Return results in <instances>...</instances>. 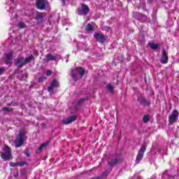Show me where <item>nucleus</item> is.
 <instances>
[{
	"mask_svg": "<svg viewBox=\"0 0 179 179\" xmlns=\"http://www.w3.org/2000/svg\"><path fill=\"white\" fill-rule=\"evenodd\" d=\"M10 3H13V0H10Z\"/></svg>",
	"mask_w": 179,
	"mask_h": 179,
	"instance_id": "37",
	"label": "nucleus"
},
{
	"mask_svg": "<svg viewBox=\"0 0 179 179\" xmlns=\"http://www.w3.org/2000/svg\"><path fill=\"white\" fill-rule=\"evenodd\" d=\"M120 160L121 158H120V155H115L114 157H112L111 158H109L108 160V163L109 166H114V164H117V163H119Z\"/></svg>",
	"mask_w": 179,
	"mask_h": 179,
	"instance_id": "11",
	"label": "nucleus"
},
{
	"mask_svg": "<svg viewBox=\"0 0 179 179\" xmlns=\"http://www.w3.org/2000/svg\"><path fill=\"white\" fill-rule=\"evenodd\" d=\"M161 64H166L169 62V56H167V52H166V49H162V55L160 59Z\"/></svg>",
	"mask_w": 179,
	"mask_h": 179,
	"instance_id": "12",
	"label": "nucleus"
},
{
	"mask_svg": "<svg viewBox=\"0 0 179 179\" xmlns=\"http://www.w3.org/2000/svg\"><path fill=\"white\" fill-rule=\"evenodd\" d=\"M128 1V2H129V1H131V0H127Z\"/></svg>",
	"mask_w": 179,
	"mask_h": 179,
	"instance_id": "40",
	"label": "nucleus"
},
{
	"mask_svg": "<svg viewBox=\"0 0 179 179\" xmlns=\"http://www.w3.org/2000/svg\"><path fill=\"white\" fill-rule=\"evenodd\" d=\"M146 150V145H143L141 148H140L138 153L137 155L136 162V163H141V161L142 159H143V155Z\"/></svg>",
	"mask_w": 179,
	"mask_h": 179,
	"instance_id": "7",
	"label": "nucleus"
},
{
	"mask_svg": "<svg viewBox=\"0 0 179 179\" xmlns=\"http://www.w3.org/2000/svg\"><path fill=\"white\" fill-rule=\"evenodd\" d=\"M85 101H86V98H83L81 99H80L78 103H77V108L76 110H79V108L78 107L82 106V104H83V103H85Z\"/></svg>",
	"mask_w": 179,
	"mask_h": 179,
	"instance_id": "21",
	"label": "nucleus"
},
{
	"mask_svg": "<svg viewBox=\"0 0 179 179\" xmlns=\"http://www.w3.org/2000/svg\"><path fill=\"white\" fill-rule=\"evenodd\" d=\"M106 87L110 93H114V87H113L111 84H108V85H106Z\"/></svg>",
	"mask_w": 179,
	"mask_h": 179,
	"instance_id": "24",
	"label": "nucleus"
},
{
	"mask_svg": "<svg viewBox=\"0 0 179 179\" xmlns=\"http://www.w3.org/2000/svg\"><path fill=\"white\" fill-rule=\"evenodd\" d=\"M45 73L46 76H51V75L52 74V71H51L50 70H47Z\"/></svg>",
	"mask_w": 179,
	"mask_h": 179,
	"instance_id": "28",
	"label": "nucleus"
},
{
	"mask_svg": "<svg viewBox=\"0 0 179 179\" xmlns=\"http://www.w3.org/2000/svg\"><path fill=\"white\" fill-rule=\"evenodd\" d=\"M12 52H9L6 55V64H7V65H9V64H10L12 62Z\"/></svg>",
	"mask_w": 179,
	"mask_h": 179,
	"instance_id": "16",
	"label": "nucleus"
},
{
	"mask_svg": "<svg viewBox=\"0 0 179 179\" xmlns=\"http://www.w3.org/2000/svg\"><path fill=\"white\" fill-rule=\"evenodd\" d=\"M78 120V117L73 115V116H70L66 119H64L62 120V123L64 124L65 125H67L68 124H71V122H73V121H76Z\"/></svg>",
	"mask_w": 179,
	"mask_h": 179,
	"instance_id": "14",
	"label": "nucleus"
},
{
	"mask_svg": "<svg viewBox=\"0 0 179 179\" xmlns=\"http://www.w3.org/2000/svg\"><path fill=\"white\" fill-rule=\"evenodd\" d=\"M178 120V110H173L172 115L169 116V124H173Z\"/></svg>",
	"mask_w": 179,
	"mask_h": 179,
	"instance_id": "10",
	"label": "nucleus"
},
{
	"mask_svg": "<svg viewBox=\"0 0 179 179\" xmlns=\"http://www.w3.org/2000/svg\"><path fill=\"white\" fill-rule=\"evenodd\" d=\"M24 155H27V157H30V153H29V149L25 150Z\"/></svg>",
	"mask_w": 179,
	"mask_h": 179,
	"instance_id": "30",
	"label": "nucleus"
},
{
	"mask_svg": "<svg viewBox=\"0 0 179 179\" xmlns=\"http://www.w3.org/2000/svg\"><path fill=\"white\" fill-rule=\"evenodd\" d=\"M66 62H68V59H67V60H66Z\"/></svg>",
	"mask_w": 179,
	"mask_h": 179,
	"instance_id": "39",
	"label": "nucleus"
},
{
	"mask_svg": "<svg viewBox=\"0 0 179 179\" xmlns=\"http://www.w3.org/2000/svg\"><path fill=\"white\" fill-rule=\"evenodd\" d=\"M12 17H14V18L17 17V14H16L15 13H12Z\"/></svg>",
	"mask_w": 179,
	"mask_h": 179,
	"instance_id": "32",
	"label": "nucleus"
},
{
	"mask_svg": "<svg viewBox=\"0 0 179 179\" xmlns=\"http://www.w3.org/2000/svg\"><path fill=\"white\" fill-rule=\"evenodd\" d=\"M94 38H95L98 43H101V44H104V42L107 41V36L101 33L95 32L94 34Z\"/></svg>",
	"mask_w": 179,
	"mask_h": 179,
	"instance_id": "6",
	"label": "nucleus"
},
{
	"mask_svg": "<svg viewBox=\"0 0 179 179\" xmlns=\"http://www.w3.org/2000/svg\"><path fill=\"white\" fill-rule=\"evenodd\" d=\"M18 79H20V80H26L27 79V76L24 74H21L18 76Z\"/></svg>",
	"mask_w": 179,
	"mask_h": 179,
	"instance_id": "25",
	"label": "nucleus"
},
{
	"mask_svg": "<svg viewBox=\"0 0 179 179\" xmlns=\"http://www.w3.org/2000/svg\"><path fill=\"white\" fill-rule=\"evenodd\" d=\"M17 176H19V173H17L14 175L15 177H17Z\"/></svg>",
	"mask_w": 179,
	"mask_h": 179,
	"instance_id": "36",
	"label": "nucleus"
},
{
	"mask_svg": "<svg viewBox=\"0 0 179 179\" xmlns=\"http://www.w3.org/2000/svg\"><path fill=\"white\" fill-rule=\"evenodd\" d=\"M71 75L73 80L76 82L79 78H83L85 75V69L82 67H77L75 69L71 70Z\"/></svg>",
	"mask_w": 179,
	"mask_h": 179,
	"instance_id": "2",
	"label": "nucleus"
},
{
	"mask_svg": "<svg viewBox=\"0 0 179 179\" xmlns=\"http://www.w3.org/2000/svg\"><path fill=\"white\" fill-rule=\"evenodd\" d=\"M47 78L45 76H41L39 78V82H43V80H46Z\"/></svg>",
	"mask_w": 179,
	"mask_h": 179,
	"instance_id": "29",
	"label": "nucleus"
},
{
	"mask_svg": "<svg viewBox=\"0 0 179 179\" xmlns=\"http://www.w3.org/2000/svg\"><path fill=\"white\" fill-rule=\"evenodd\" d=\"M58 86H59L58 81H57V80H53L50 83V86L48 88V91L52 94L54 93V89H57Z\"/></svg>",
	"mask_w": 179,
	"mask_h": 179,
	"instance_id": "9",
	"label": "nucleus"
},
{
	"mask_svg": "<svg viewBox=\"0 0 179 179\" xmlns=\"http://www.w3.org/2000/svg\"><path fill=\"white\" fill-rule=\"evenodd\" d=\"M149 121V115H145L143 118V122H148Z\"/></svg>",
	"mask_w": 179,
	"mask_h": 179,
	"instance_id": "26",
	"label": "nucleus"
},
{
	"mask_svg": "<svg viewBox=\"0 0 179 179\" xmlns=\"http://www.w3.org/2000/svg\"><path fill=\"white\" fill-rule=\"evenodd\" d=\"M3 111H10L9 108H3Z\"/></svg>",
	"mask_w": 179,
	"mask_h": 179,
	"instance_id": "34",
	"label": "nucleus"
},
{
	"mask_svg": "<svg viewBox=\"0 0 179 179\" xmlns=\"http://www.w3.org/2000/svg\"><path fill=\"white\" fill-rule=\"evenodd\" d=\"M23 142H24V131L21 130L15 141V147L20 148L23 145Z\"/></svg>",
	"mask_w": 179,
	"mask_h": 179,
	"instance_id": "4",
	"label": "nucleus"
},
{
	"mask_svg": "<svg viewBox=\"0 0 179 179\" xmlns=\"http://www.w3.org/2000/svg\"><path fill=\"white\" fill-rule=\"evenodd\" d=\"M138 100L140 104H143V106H149L150 104L149 101H146L145 98H138Z\"/></svg>",
	"mask_w": 179,
	"mask_h": 179,
	"instance_id": "18",
	"label": "nucleus"
},
{
	"mask_svg": "<svg viewBox=\"0 0 179 179\" xmlns=\"http://www.w3.org/2000/svg\"><path fill=\"white\" fill-rule=\"evenodd\" d=\"M78 14L81 15H86L89 13V6L87 5L83 4L78 9Z\"/></svg>",
	"mask_w": 179,
	"mask_h": 179,
	"instance_id": "8",
	"label": "nucleus"
},
{
	"mask_svg": "<svg viewBox=\"0 0 179 179\" xmlns=\"http://www.w3.org/2000/svg\"><path fill=\"white\" fill-rule=\"evenodd\" d=\"M34 59V56L33 55H31L28 57H23V56H19L16 59H15V65L18 68H22L24 66V65H27V64H29V62H31Z\"/></svg>",
	"mask_w": 179,
	"mask_h": 179,
	"instance_id": "1",
	"label": "nucleus"
},
{
	"mask_svg": "<svg viewBox=\"0 0 179 179\" xmlns=\"http://www.w3.org/2000/svg\"><path fill=\"white\" fill-rule=\"evenodd\" d=\"M43 19H44V17L41 13H36L35 20H36L38 24L40 23H43Z\"/></svg>",
	"mask_w": 179,
	"mask_h": 179,
	"instance_id": "15",
	"label": "nucleus"
},
{
	"mask_svg": "<svg viewBox=\"0 0 179 179\" xmlns=\"http://www.w3.org/2000/svg\"><path fill=\"white\" fill-rule=\"evenodd\" d=\"M17 27L18 29H24L27 27V25L24 22H20L18 24H17Z\"/></svg>",
	"mask_w": 179,
	"mask_h": 179,
	"instance_id": "22",
	"label": "nucleus"
},
{
	"mask_svg": "<svg viewBox=\"0 0 179 179\" xmlns=\"http://www.w3.org/2000/svg\"><path fill=\"white\" fill-rule=\"evenodd\" d=\"M57 59V56H54L51 54H48L45 56V61H55Z\"/></svg>",
	"mask_w": 179,
	"mask_h": 179,
	"instance_id": "17",
	"label": "nucleus"
},
{
	"mask_svg": "<svg viewBox=\"0 0 179 179\" xmlns=\"http://www.w3.org/2000/svg\"><path fill=\"white\" fill-rule=\"evenodd\" d=\"M133 16L135 19L139 20V22H145L146 20V16L140 13H134Z\"/></svg>",
	"mask_w": 179,
	"mask_h": 179,
	"instance_id": "13",
	"label": "nucleus"
},
{
	"mask_svg": "<svg viewBox=\"0 0 179 179\" xmlns=\"http://www.w3.org/2000/svg\"><path fill=\"white\" fill-rule=\"evenodd\" d=\"M149 47H150L151 50H157L159 48V44L155 43H148Z\"/></svg>",
	"mask_w": 179,
	"mask_h": 179,
	"instance_id": "19",
	"label": "nucleus"
},
{
	"mask_svg": "<svg viewBox=\"0 0 179 179\" xmlns=\"http://www.w3.org/2000/svg\"><path fill=\"white\" fill-rule=\"evenodd\" d=\"M36 6L37 9L40 10H47L48 6H50V3L47 0H37L36 2Z\"/></svg>",
	"mask_w": 179,
	"mask_h": 179,
	"instance_id": "3",
	"label": "nucleus"
},
{
	"mask_svg": "<svg viewBox=\"0 0 179 179\" xmlns=\"http://www.w3.org/2000/svg\"><path fill=\"white\" fill-rule=\"evenodd\" d=\"M48 143H43L36 150V153H40V152H41V150H43V149H44V148H45L46 146H48Z\"/></svg>",
	"mask_w": 179,
	"mask_h": 179,
	"instance_id": "20",
	"label": "nucleus"
},
{
	"mask_svg": "<svg viewBox=\"0 0 179 179\" xmlns=\"http://www.w3.org/2000/svg\"><path fill=\"white\" fill-rule=\"evenodd\" d=\"M24 164H26V162H21L18 163L19 166H23Z\"/></svg>",
	"mask_w": 179,
	"mask_h": 179,
	"instance_id": "33",
	"label": "nucleus"
},
{
	"mask_svg": "<svg viewBox=\"0 0 179 179\" xmlns=\"http://www.w3.org/2000/svg\"><path fill=\"white\" fill-rule=\"evenodd\" d=\"M86 31H88L90 33V31H93V27L90 24H87V25L85 27Z\"/></svg>",
	"mask_w": 179,
	"mask_h": 179,
	"instance_id": "23",
	"label": "nucleus"
},
{
	"mask_svg": "<svg viewBox=\"0 0 179 179\" xmlns=\"http://www.w3.org/2000/svg\"><path fill=\"white\" fill-rule=\"evenodd\" d=\"M1 157L3 160H10V157H12V152L10 151V148L8 145L4 147V152H1Z\"/></svg>",
	"mask_w": 179,
	"mask_h": 179,
	"instance_id": "5",
	"label": "nucleus"
},
{
	"mask_svg": "<svg viewBox=\"0 0 179 179\" xmlns=\"http://www.w3.org/2000/svg\"><path fill=\"white\" fill-rule=\"evenodd\" d=\"M152 2H153V0H148L149 3H152Z\"/></svg>",
	"mask_w": 179,
	"mask_h": 179,
	"instance_id": "35",
	"label": "nucleus"
},
{
	"mask_svg": "<svg viewBox=\"0 0 179 179\" xmlns=\"http://www.w3.org/2000/svg\"><path fill=\"white\" fill-rule=\"evenodd\" d=\"M66 57H67V58H69V55H67Z\"/></svg>",
	"mask_w": 179,
	"mask_h": 179,
	"instance_id": "38",
	"label": "nucleus"
},
{
	"mask_svg": "<svg viewBox=\"0 0 179 179\" xmlns=\"http://www.w3.org/2000/svg\"><path fill=\"white\" fill-rule=\"evenodd\" d=\"M6 71V69L5 67H0V76L2 75Z\"/></svg>",
	"mask_w": 179,
	"mask_h": 179,
	"instance_id": "27",
	"label": "nucleus"
},
{
	"mask_svg": "<svg viewBox=\"0 0 179 179\" xmlns=\"http://www.w3.org/2000/svg\"><path fill=\"white\" fill-rule=\"evenodd\" d=\"M10 167H16V166H17V164H16V163H14V162H10Z\"/></svg>",
	"mask_w": 179,
	"mask_h": 179,
	"instance_id": "31",
	"label": "nucleus"
}]
</instances>
